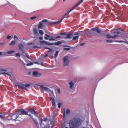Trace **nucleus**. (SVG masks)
Segmentation results:
<instances>
[{"mask_svg": "<svg viewBox=\"0 0 128 128\" xmlns=\"http://www.w3.org/2000/svg\"><path fill=\"white\" fill-rule=\"evenodd\" d=\"M84 0H81L78 3L76 4L71 9L69 10L66 13L68 14H69L74 9L76 8L79 6L80 4H82Z\"/></svg>", "mask_w": 128, "mask_h": 128, "instance_id": "423d86ee", "label": "nucleus"}, {"mask_svg": "<svg viewBox=\"0 0 128 128\" xmlns=\"http://www.w3.org/2000/svg\"><path fill=\"white\" fill-rule=\"evenodd\" d=\"M0 124H1L2 125H4V124L2 122L0 121Z\"/></svg>", "mask_w": 128, "mask_h": 128, "instance_id": "774afa93", "label": "nucleus"}, {"mask_svg": "<svg viewBox=\"0 0 128 128\" xmlns=\"http://www.w3.org/2000/svg\"><path fill=\"white\" fill-rule=\"evenodd\" d=\"M69 84L70 85V88L72 89L73 88L74 84L72 82H71L69 83Z\"/></svg>", "mask_w": 128, "mask_h": 128, "instance_id": "aec40b11", "label": "nucleus"}, {"mask_svg": "<svg viewBox=\"0 0 128 128\" xmlns=\"http://www.w3.org/2000/svg\"><path fill=\"white\" fill-rule=\"evenodd\" d=\"M47 120V118H43V119L42 120L46 122V121Z\"/></svg>", "mask_w": 128, "mask_h": 128, "instance_id": "a19ab883", "label": "nucleus"}, {"mask_svg": "<svg viewBox=\"0 0 128 128\" xmlns=\"http://www.w3.org/2000/svg\"><path fill=\"white\" fill-rule=\"evenodd\" d=\"M101 32V30L100 29H99L98 28H97L96 31V32L97 33H100V34H102V33Z\"/></svg>", "mask_w": 128, "mask_h": 128, "instance_id": "a878e982", "label": "nucleus"}, {"mask_svg": "<svg viewBox=\"0 0 128 128\" xmlns=\"http://www.w3.org/2000/svg\"><path fill=\"white\" fill-rule=\"evenodd\" d=\"M28 75H30L31 74V72H29L28 73Z\"/></svg>", "mask_w": 128, "mask_h": 128, "instance_id": "338daca9", "label": "nucleus"}, {"mask_svg": "<svg viewBox=\"0 0 128 128\" xmlns=\"http://www.w3.org/2000/svg\"><path fill=\"white\" fill-rule=\"evenodd\" d=\"M48 22V20L46 19H44L42 20V22Z\"/></svg>", "mask_w": 128, "mask_h": 128, "instance_id": "e433bc0d", "label": "nucleus"}, {"mask_svg": "<svg viewBox=\"0 0 128 128\" xmlns=\"http://www.w3.org/2000/svg\"><path fill=\"white\" fill-rule=\"evenodd\" d=\"M41 65L42 66H44V64H43V63L42 62H41Z\"/></svg>", "mask_w": 128, "mask_h": 128, "instance_id": "052dcab7", "label": "nucleus"}, {"mask_svg": "<svg viewBox=\"0 0 128 128\" xmlns=\"http://www.w3.org/2000/svg\"><path fill=\"white\" fill-rule=\"evenodd\" d=\"M55 43H50V45H52L54 44H55Z\"/></svg>", "mask_w": 128, "mask_h": 128, "instance_id": "5fc2aeb1", "label": "nucleus"}, {"mask_svg": "<svg viewBox=\"0 0 128 128\" xmlns=\"http://www.w3.org/2000/svg\"><path fill=\"white\" fill-rule=\"evenodd\" d=\"M16 42V41L15 40L12 41H11L9 44L10 45H12L14 44Z\"/></svg>", "mask_w": 128, "mask_h": 128, "instance_id": "bb28decb", "label": "nucleus"}, {"mask_svg": "<svg viewBox=\"0 0 128 128\" xmlns=\"http://www.w3.org/2000/svg\"><path fill=\"white\" fill-rule=\"evenodd\" d=\"M50 98L51 100V103H52L53 106H55V103L54 98L53 97H50Z\"/></svg>", "mask_w": 128, "mask_h": 128, "instance_id": "f3484780", "label": "nucleus"}, {"mask_svg": "<svg viewBox=\"0 0 128 128\" xmlns=\"http://www.w3.org/2000/svg\"><path fill=\"white\" fill-rule=\"evenodd\" d=\"M62 19L63 18L60 19L57 22H50V24L51 25H52L59 24L60 22L62 21Z\"/></svg>", "mask_w": 128, "mask_h": 128, "instance_id": "2eb2a0df", "label": "nucleus"}, {"mask_svg": "<svg viewBox=\"0 0 128 128\" xmlns=\"http://www.w3.org/2000/svg\"><path fill=\"white\" fill-rule=\"evenodd\" d=\"M46 41H44V40H42V41H40V43H41V44H44V43L45 44V42H46Z\"/></svg>", "mask_w": 128, "mask_h": 128, "instance_id": "a18cd8bd", "label": "nucleus"}, {"mask_svg": "<svg viewBox=\"0 0 128 128\" xmlns=\"http://www.w3.org/2000/svg\"><path fill=\"white\" fill-rule=\"evenodd\" d=\"M18 46L19 50L24 54L25 53V52L23 49L24 46L21 44H19L18 45Z\"/></svg>", "mask_w": 128, "mask_h": 128, "instance_id": "9b49d317", "label": "nucleus"}, {"mask_svg": "<svg viewBox=\"0 0 128 128\" xmlns=\"http://www.w3.org/2000/svg\"><path fill=\"white\" fill-rule=\"evenodd\" d=\"M85 44V43H81L80 44V46H84Z\"/></svg>", "mask_w": 128, "mask_h": 128, "instance_id": "bf43d9fd", "label": "nucleus"}, {"mask_svg": "<svg viewBox=\"0 0 128 128\" xmlns=\"http://www.w3.org/2000/svg\"><path fill=\"white\" fill-rule=\"evenodd\" d=\"M15 52L13 50H11L8 51L7 52V53L8 54H11L12 53Z\"/></svg>", "mask_w": 128, "mask_h": 128, "instance_id": "393cba45", "label": "nucleus"}, {"mask_svg": "<svg viewBox=\"0 0 128 128\" xmlns=\"http://www.w3.org/2000/svg\"><path fill=\"white\" fill-rule=\"evenodd\" d=\"M106 42H109V43H110L112 42H114V41H112V40H106Z\"/></svg>", "mask_w": 128, "mask_h": 128, "instance_id": "37998d69", "label": "nucleus"}, {"mask_svg": "<svg viewBox=\"0 0 128 128\" xmlns=\"http://www.w3.org/2000/svg\"><path fill=\"white\" fill-rule=\"evenodd\" d=\"M41 126L43 128H50V126L49 124H48L46 126H44V124L42 122H41L40 123Z\"/></svg>", "mask_w": 128, "mask_h": 128, "instance_id": "4468645a", "label": "nucleus"}, {"mask_svg": "<svg viewBox=\"0 0 128 128\" xmlns=\"http://www.w3.org/2000/svg\"><path fill=\"white\" fill-rule=\"evenodd\" d=\"M16 114H12L11 115V119L12 120H16V119L18 117L17 115H16Z\"/></svg>", "mask_w": 128, "mask_h": 128, "instance_id": "ddd939ff", "label": "nucleus"}, {"mask_svg": "<svg viewBox=\"0 0 128 128\" xmlns=\"http://www.w3.org/2000/svg\"><path fill=\"white\" fill-rule=\"evenodd\" d=\"M63 60L64 66H66L68 65L69 60L68 56H64L63 59Z\"/></svg>", "mask_w": 128, "mask_h": 128, "instance_id": "39448f33", "label": "nucleus"}, {"mask_svg": "<svg viewBox=\"0 0 128 128\" xmlns=\"http://www.w3.org/2000/svg\"><path fill=\"white\" fill-rule=\"evenodd\" d=\"M60 34V35H66V38H71L72 37V34L68 33L66 34V32H65L63 33L61 32Z\"/></svg>", "mask_w": 128, "mask_h": 128, "instance_id": "0eeeda50", "label": "nucleus"}, {"mask_svg": "<svg viewBox=\"0 0 128 128\" xmlns=\"http://www.w3.org/2000/svg\"><path fill=\"white\" fill-rule=\"evenodd\" d=\"M39 39L40 40H42L43 39V38L42 37L40 36L39 37Z\"/></svg>", "mask_w": 128, "mask_h": 128, "instance_id": "e2e57ef3", "label": "nucleus"}, {"mask_svg": "<svg viewBox=\"0 0 128 128\" xmlns=\"http://www.w3.org/2000/svg\"><path fill=\"white\" fill-rule=\"evenodd\" d=\"M70 50V48H65L63 49L64 50H66V51L69 50Z\"/></svg>", "mask_w": 128, "mask_h": 128, "instance_id": "2f4dec72", "label": "nucleus"}, {"mask_svg": "<svg viewBox=\"0 0 128 128\" xmlns=\"http://www.w3.org/2000/svg\"><path fill=\"white\" fill-rule=\"evenodd\" d=\"M45 44L47 45H50V42L46 41L45 42Z\"/></svg>", "mask_w": 128, "mask_h": 128, "instance_id": "8fccbe9b", "label": "nucleus"}, {"mask_svg": "<svg viewBox=\"0 0 128 128\" xmlns=\"http://www.w3.org/2000/svg\"><path fill=\"white\" fill-rule=\"evenodd\" d=\"M97 29V28H92V30L93 31H96Z\"/></svg>", "mask_w": 128, "mask_h": 128, "instance_id": "c03bdc74", "label": "nucleus"}, {"mask_svg": "<svg viewBox=\"0 0 128 128\" xmlns=\"http://www.w3.org/2000/svg\"><path fill=\"white\" fill-rule=\"evenodd\" d=\"M62 43V42L61 41H58L57 42H56L55 43V44L56 45L58 46L60 44H61Z\"/></svg>", "mask_w": 128, "mask_h": 128, "instance_id": "5701e85b", "label": "nucleus"}, {"mask_svg": "<svg viewBox=\"0 0 128 128\" xmlns=\"http://www.w3.org/2000/svg\"><path fill=\"white\" fill-rule=\"evenodd\" d=\"M61 103H59L58 104V107L60 108L61 107Z\"/></svg>", "mask_w": 128, "mask_h": 128, "instance_id": "4c0bfd02", "label": "nucleus"}, {"mask_svg": "<svg viewBox=\"0 0 128 128\" xmlns=\"http://www.w3.org/2000/svg\"><path fill=\"white\" fill-rule=\"evenodd\" d=\"M34 63L38 64H39L38 62H34Z\"/></svg>", "mask_w": 128, "mask_h": 128, "instance_id": "69168bd1", "label": "nucleus"}, {"mask_svg": "<svg viewBox=\"0 0 128 128\" xmlns=\"http://www.w3.org/2000/svg\"><path fill=\"white\" fill-rule=\"evenodd\" d=\"M40 88H41L42 90H44L45 91H49L50 90L49 88H48L45 87L44 86L42 85H40Z\"/></svg>", "mask_w": 128, "mask_h": 128, "instance_id": "dca6fc26", "label": "nucleus"}, {"mask_svg": "<svg viewBox=\"0 0 128 128\" xmlns=\"http://www.w3.org/2000/svg\"><path fill=\"white\" fill-rule=\"evenodd\" d=\"M57 91L59 94H60V88L57 89Z\"/></svg>", "mask_w": 128, "mask_h": 128, "instance_id": "ea45409f", "label": "nucleus"}, {"mask_svg": "<svg viewBox=\"0 0 128 128\" xmlns=\"http://www.w3.org/2000/svg\"><path fill=\"white\" fill-rule=\"evenodd\" d=\"M120 32V31H116L113 32V34H116L114 36H112L109 34H107L106 35V38H115L116 37H118L119 34Z\"/></svg>", "mask_w": 128, "mask_h": 128, "instance_id": "7ed1b4c3", "label": "nucleus"}, {"mask_svg": "<svg viewBox=\"0 0 128 128\" xmlns=\"http://www.w3.org/2000/svg\"><path fill=\"white\" fill-rule=\"evenodd\" d=\"M11 37L10 36L8 35L7 37V38L8 39H9L11 38Z\"/></svg>", "mask_w": 128, "mask_h": 128, "instance_id": "de8ad7c7", "label": "nucleus"}, {"mask_svg": "<svg viewBox=\"0 0 128 128\" xmlns=\"http://www.w3.org/2000/svg\"><path fill=\"white\" fill-rule=\"evenodd\" d=\"M78 36H75L73 38L72 40H76V39H78Z\"/></svg>", "mask_w": 128, "mask_h": 128, "instance_id": "c756f323", "label": "nucleus"}, {"mask_svg": "<svg viewBox=\"0 0 128 128\" xmlns=\"http://www.w3.org/2000/svg\"><path fill=\"white\" fill-rule=\"evenodd\" d=\"M115 42H124L122 41H118V40H115L114 41Z\"/></svg>", "mask_w": 128, "mask_h": 128, "instance_id": "49530a36", "label": "nucleus"}, {"mask_svg": "<svg viewBox=\"0 0 128 128\" xmlns=\"http://www.w3.org/2000/svg\"><path fill=\"white\" fill-rule=\"evenodd\" d=\"M15 85L20 88L26 90H27V88L30 87V86L29 84H24L23 82H20L16 83Z\"/></svg>", "mask_w": 128, "mask_h": 128, "instance_id": "f03ea898", "label": "nucleus"}, {"mask_svg": "<svg viewBox=\"0 0 128 128\" xmlns=\"http://www.w3.org/2000/svg\"><path fill=\"white\" fill-rule=\"evenodd\" d=\"M50 38V36L47 34H45L44 35V38L46 40H49V38Z\"/></svg>", "mask_w": 128, "mask_h": 128, "instance_id": "6ab92c4d", "label": "nucleus"}, {"mask_svg": "<svg viewBox=\"0 0 128 128\" xmlns=\"http://www.w3.org/2000/svg\"><path fill=\"white\" fill-rule=\"evenodd\" d=\"M4 43L3 42H0V45L1 46L3 45H4Z\"/></svg>", "mask_w": 128, "mask_h": 128, "instance_id": "13d9d810", "label": "nucleus"}, {"mask_svg": "<svg viewBox=\"0 0 128 128\" xmlns=\"http://www.w3.org/2000/svg\"><path fill=\"white\" fill-rule=\"evenodd\" d=\"M44 27V26L43 25V24L42 22H39L38 27L39 28L42 29Z\"/></svg>", "mask_w": 128, "mask_h": 128, "instance_id": "a211bd4d", "label": "nucleus"}, {"mask_svg": "<svg viewBox=\"0 0 128 128\" xmlns=\"http://www.w3.org/2000/svg\"><path fill=\"white\" fill-rule=\"evenodd\" d=\"M39 33L41 35H43L44 34V32L42 30H40L39 31Z\"/></svg>", "mask_w": 128, "mask_h": 128, "instance_id": "c85d7f7f", "label": "nucleus"}, {"mask_svg": "<svg viewBox=\"0 0 128 128\" xmlns=\"http://www.w3.org/2000/svg\"><path fill=\"white\" fill-rule=\"evenodd\" d=\"M0 74H6L8 75H10L9 74H8L5 72H2L0 73Z\"/></svg>", "mask_w": 128, "mask_h": 128, "instance_id": "58836bf2", "label": "nucleus"}, {"mask_svg": "<svg viewBox=\"0 0 128 128\" xmlns=\"http://www.w3.org/2000/svg\"><path fill=\"white\" fill-rule=\"evenodd\" d=\"M61 38H66V36H61Z\"/></svg>", "mask_w": 128, "mask_h": 128, "instance_id": "3c124183", "label": "nucleus"}, {"mask_svg": "<svg viewBox=\"0 0 128 128\" xmlns=\"http://www.w3.org/2000/svg\"><path fill=\"white\" fill-rule=\"evenodd\" d=\"M26 57H27V58H28V59H30V57H29V56L27 54H26Z\"/></svg>", "mask_w": 128, "mask_h": 128, "instance_id": "6e6d98bb", "label": "nucleus"}, {"mask_svg": "<svg viewBox=\"0 0 128 128\" xmlns=\"http://www.w3.org/2000/svg\"><path fill=\"white\" fill-rule=\"evenodd\" d=\"M59 52V51H57L55 53V54H54V56H55V58H56L58 56V53Z\"/></svg>", "mask_w": 128, "mask_h": 128, "instance_id": "b1692460", "label": "nucleus"}, {"mask_svg": "<svg viewBox=\"0 0 128 128\" xmlns=\"http://www.w3.org/2000/svg\"><path fill=\"white\" fill-rule=\"evenodd\" d=\"M17 115L18 116L21 115H28V112L25 110L24 109L22 108V109L19 110L16 112Z\"/></svg>", "mask_w": 128, "mask_h": 128, "instance_id": "20e7f679", "label": "nucleus"}, {"mask_svg": "<svg viewBox=\"0 0 128 128\" xmlns=\"http://www.w3.org/2000/svg\"><path fill=\"white\" fill-rule=\"evenodd\" d=\"M67 14H68L66 13L65 14L64 16H62V18H63L62 20L65 17V16H66V15Z\"/></svg>", "mask_w": 128, "mask_h": 128, "instance_id": "09e8293b", "label": "nucleus"}, {"mask_svg": "<svg viewBox=\"0 0 128 128\" xmlns=\"http://www.w3.org/2000/svg\"><path fill=\"white\" fill-rule=\"evenodd\" d=\"M6 114L5 112H0V118L3 120H6L4 116Z\"/></svg>", "mask_w": 128, "mask_h": 128, "instance_id": "9d476101", "label": "nucleus"}, {"mask_svg": "<svg viewBox=\"0 0 128 128\" xmlns=\"http://www.w3.org/2000/svg\"><path fill=\"white\" fill-rule=\"evenodd\" d=\"M28 112H29L32 113V114H34L36 116L38 117V113L37 112H36L35 111L34 109L33 108H29L28 109Z\"/></svg>", "mask_w": 128, "mask_h": 128, "instance_id": "1a4fd4ad", "label": "nucleus"}, {"mask_svg": "<svg viewBox=\"0 0 128 128\" xmlns=\"http://www.w3.org/2000/svg\"><path fill=\"white\" fill-rule=\"evenodd\" d=\"M16 56L20 57V54L18 53H17L16 54Z\"/></svg>", "mask_w": 128, "mask_h": 128, "instance_id": "79ce46f5", "label": "nucleus"}, {"mask_svg": "<svg viewBox=\"0 0 128 128\" xmlns=\"http://www.w3.org/2000/svg\"><path fill=\"white\" fill-rule=\"evenodd\" d=\"M33 33L35 35L38 34V32H37V30L36 28H34L33 30Z\"/></svg>", "mask_w": 128, "mask_h": 128, "instance_id": "412c9836", "label": "nucleus"}, {"mask_svg": "<svg viewBox=\"0 0 128 128\" xmlns=\"http://www.w3.org/2000/svg\"><path fill=\"white\" fill-rule=\"evenodd\" d=\"M70 113V111L68 109H67L66 110V114L68 115V114H69Z\"/></svg>", "mask_w": 128, "mask_h": 128, "instance_id": "cd10ccee", "label": "nucleus"}, {"mask_svg": "<svg viewBox=\"0 0 128 128\" xmlns=\"http://www.w3.org/2000/svg\"><path fill=\"white\" fill-rule=\"evenodd\" d=\"M32 74L34 77H38L41 76L42 75V74L36 71H34L33 72Z\"/></svg>", "mask_w": 128, "mask_h": 128, "instance_id": "6e6552de", "label": "nucleus"}, {"mask_svg": "<svg viewBox=\"0 0 128 128\" xmlns=\"http://www.w3.org/2000/svg\"><path fill=\"white\" fill-rule=\"evenodd\" d=\"M48 49L49 50L48 51V52H50L52 51V50L50 48H49V49Z\"/></svg>", "mask_w": 128, "mask_h": 128, "instance_id": "603ef678", "label": "nucleus"}, {"mask_svg": "<svg viewBox=\"0 0 128 128\" xmlns=\"http://www.w3.org/2000/svg\"><path fill=\"white\" fill-rule=\"evenodd\" d=\"M7 70L6 69H4L2 68H0V71H7Z\"/></svg>", "mask_w": 128, "mask_h": 128, "instance_id": "72a5a7b5", "label": "nucleus"}, {"mask_svg": "<svg viewBox=\"0 0 128 128\" xmlns=\"http://www.w3.org/2000/svg\"><path fill=\"white\" fill-rule=\"evenodd\" d=\"M29 116H30V118L33 120L34 122L35 123L36 125V126L38 128H39V125L37 121V120L36 119H34L33 118V117L32 116L30 115V114L28 115Z\"/></svg>", "mask_w": 128, "mask_h": 128, "instance_id": "f8f14e48", "label": "nucleus"}, {"mask_svg": "<svg viewBox=\"0 0 128 128\" xmlns=\"http://www.w3.org/2000/svg\"><path fill=\"white\" fill-rule=\"evenodd\" d=\"M36 18V16H34L32 17H31L30 18V19L31 20H33L35 19Z\"/></svg>", "mask_w": 128, "mask_h": 128, "instance_id": "c9c22d12", "label": "nucleus"}, {"mask_svg": "<svg viewBox=\"0 0 128 128\" xmlns=\"http://www.w3.org/2000/svg\"><path fill=\"white\" fill-rule=\"evenodd\" d=\"M34 64V63L32 62H30L28 64L26 65L27 66H31L32 65Z\"/></svg>", "mask_w": 128, "mask_h": 128, "instance_id": "7c9ffc66", "label": "nucleus"}, {"mask_svg": "<svg viewBox=\"0 0 128 128\" xmlns=\"http://www.w3.org/2000/svg\"><path fill=\"white\" fill-rule=\"evenodd\" d=\"M32 47L33 48H40L38 46H33Z\"/></svg>", "mask_w": 128, "mask_h": 128, "instance_id": "4d7b16f0", "label": "nucleus"}, {"mask_svg": "<svg viewBox=\"0 0 128 128\" xmlns=\"http://www.w3.org/2000/svg\"><path fill=\"white\" fill-rule=\"evenodd\" d=\"M61 36H57L55 37V39H57V38H61Z\"/></svg>", "mask_w": 128, "mask_h": 128, "instance_id": "864d4df0", "label": "nucleus"}, {"mask_svg": "<svg viewBox=\"0 0 128 128\" xmlns=\"http://www.w3.org/2000/svg\"><path fill=\"white\" fill-rule=\"evenodd\" d=\"M83 121L80 118L75 117L70 121L69 125L70 128H76L79 127L82 124Z\"/></svg>", "mask_w": 128, "mask_h": 128, "instance_id": "f257e3e1", "label": "nucleus"}, {"mask_svg": "<svg viewBox=\"0 0 128 128\" xmlns=\"http://www.w3.org/2000/svg\"><path fill=\"white\" fill-rule=\"evenodd\" d=\"M14 40L16 39L17 40H18V38L17 36L16 35L14 36Z\"/></svg>", "mask_w": 128, "mask_h": 128, "instance_id": "f704fd0d", "label": "nucleus"}, {"mask_svg": "<svg viewBox=\"0 0 128 128\" xmlns=\"http://www.w3.org/2000/svg\"><path fill=\"white\" fill-rule=\"evenodd\" d=\"M50 38H50L49 39V40L52 41V40H55V38L54 37V36H50Z\"/></svg>", "mask_w": 128, "mask_h": 128, "instance_id": "4be33fe9", "label": "nucleus"}, {"mask_svg": "<svg viewBox=\"0 0 128 128\" xmlns=\"http://www.w3.org/2000/svg\"><path fill=\"white\" fill-rule=\"evenodd\" d=\"M44 48L46 49H48L49 48H48V47H46V46H44Z\"/></svg>", "mask_w": 128, "mask_h": 128, "instance_id": "680f3d73", "label": "nucleus"}, {"mask_svg": "<svg viewBox=\"0 0 128 128\" xmlns=\"http://www.w3.org/2000/svg\"><path fill=\"white\" fill-rule=\"evenodd\" d=\"M65 112H64V113L63 114V118H64L65 117Z\"/></svg>", "mask_w": 128, "mask_h": 128, "instance_id": "0e129e2a", "label": "nucleus"}, {"mask_svg": "<svg viewBox=\"0 0 128 128\" xmlns=\"http://www.w3.org/2000/svg\"><path fill=\"white\" fill-rule=\"evenodd\" d=\"M34 43L30 42L28 43L27 44V45L28 46L30 45H34Z\"/></svg>", "mask_w": 128, "mask_h": 128, "instance_id": "473e14b6", "label": "nucleus"}]
</instances>
